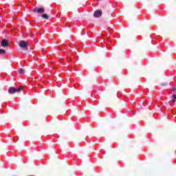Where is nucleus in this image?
<instances>
[{"mask_svg":"<svg viewBox=\"0 0 176 176\" xmlns=\"http://www.w3.org/2000/svg\"><path fill=\"white\" fill-rule=\"evenodd\" d=\"M23 89H24V87H20L19 88H14L13 87H10L8 89V93L9 94H14V93H16V91H23Z\"/></svg>","mask_w":176,"mask_h":176,"instance_id":"1","label":"nucleus"},{"mask_svg":"<svg viewBox=\"0 0 176 176\" xmlns=\"http://www.w3.org/2000/svg\"><path fill=\"white\" fill-rule=\"evenodd\" d=\"M19 46L21 49H24V50H28V44L25 41H21L19 43Z\"/></svg>","mask_w":176,"mask_h":176,"instance_id":"2","label":"nucleus"},{"mask_svg":"<svg viewBox=\"0 0 176 176\" xmlns=\"http://www.w3.org/2000/svg\"><path fill=\"white\" fill-rule=\"evenodd\" d=\"M33 12L34 13H38L39 14H43V13H45V8H34L33 9Z\"/></svg>","mask_w":176,"mask_h":176,"instance_id":"3","label":"nucleus"},{"mask_svg":"<svg viewBox=\"0 0 176 176\" xmlns=\"http://www.w3.org/2000/svg\"><path fill=\"white\" fill-rule=\"evenodd\" d=\"M102 16V10H96L94 13V16L96 19H98Z\"/></svg>","mask_w":176,"mask_h":176,"instance_id":"4","label":"nucleus"},{"mask_svg":"<svg viewBox=\"0 0 176 176\" xmlns=\"http://www.w3.org/2000/svg\"><path fill=\"white\" fill-rule=\"evenodd\" d=\"M10 45L9 44V41L6 40V39H3L1 43V46H2V47H6L8 46H10Z\"/></svg>","mask_w":176,"mask_h":176,"instance_id":"5","label":"nucleus"},{"mask_svg":"<svg viewBox=\"0 0 176 176\" xmlns=\"http://www.w3.org/2000/svg\"><path fill=\"white\" fill-rule=\"evenodd\" d=\"M41 17L43 19H45V20H48V19H50V16H49V15H47V14H43L41 15Z\"/></svg>","mask_w":176,"mask_h":176,"instance_id":"6","label":"nucleus"},{"mask_svg":"<svg viewBox=\"0 0 176 176\" xmlns=\"http://www.w3.org/2000/svg\"><path fill=\"white\" fill-rule=\"evenodd\" d=\"M19 74L23 75V74H25V71L23 68H21L19 69Z\"/></svg>","mask_w":176,"mask_h":176,"instance_id":"7","label":"nucleus"},{"mask_svg":"<svg viewBox=\"0 0 176 176\" xmlns=\"http://www.w3.org/2000/svg\"><path fill=\"white\" fill-rule=\"evenodd\" d=\"M6 53V51L3 49H0V54H5Z\"/></svg>","mask_w":176,"mask_h":176,"instance_id":"8","label":"nucleus"},{"mask_svg":"<svg viewBox=\"0 0 176 176\" xmlns=\"http://www.w3.org/2000/svg\"><path fill=\"white\" fill-rule=\"evenodd\" d=\"M173 99L172 100L173 102H176V95H173Z\"/></svg>","mask_w":176,"mask_h":176,"instance_id":"9","label":"nucleus"},{"mask_svg":"<svg viewBox=\"0 0 176 176\" xmlns=\"http://www.w3.org/2000/svg\"><path fill=\"white\" fill-rule=\"evenodd\" d=\"M51 155H54V153H56V151L54 150V148H52V152L50 153Z\"/></svg>","mask_w":176,"mask_h":176,"instance_id":"10","label":"nucleus"},{"mask_svg":"<svg viewBox=\"0 0 176 176\" xmlns=\"http://www.w3.org/2000/svg\"><path fill=\"white\" fill-rule=\"evenodd\" d=\"M35 152H36V149L35 148H34L32 149V151L31 152L32 155H34L35 153Z\"/></svg>","mask_w":176,"mask_h":176,"instance_id":"11","label":"nucleus"},{"mask_svg":"<svg viewBox=\"0 0 176 176\" xmlns=\"http://www.w3.org/2000/svg\"><path fill=\"white\" fill-rule=\"evenodd\" d=\"M77 76H78L79 78H80L82 76V73L80 72H78L77 74H76Z\"/></svg>","mask_w":176,"mask_h":176,"instance_id":"12","label":"nucleus"},{"mask_svg":"<svg viewBox=\"0 0 176 176\" xmlns=\"http://www.w3.org/2000/svg\"><path fill=\"white\" fill-rule=\"evenodd\" d=\"M167 85H168V82L161 83L162 86H167Z\"/></svg>","mask_w":176,"mask_h":176,"instance_id":"13","label":"nucleus"},{"mask_svg":"<svg viewBox=\"0 0 176 176\" xmlns=\"http://www.w3.org/2000/svg\"><path fill=\"white\" fill-rule=\"evenodd\" d=\"M173 91H176V88H174V89H173Z\"/></svg>","mask_w":176,"mask_h":176,"instance_id":"14","label":"nucleus"},{"mask_svg":"<svg viewBox=\"0 0 176 176\" xmlns=\"http://www.w3.org/2000/svg\"><path fill=\"white\" fill-rule=\"evenodd\" d=\"M6 153L8 154V152H6Z\"/></svg>","mask_w":176,"mask_h":176,"instance_id":"15","label":"nucleus"}]
</instances>
